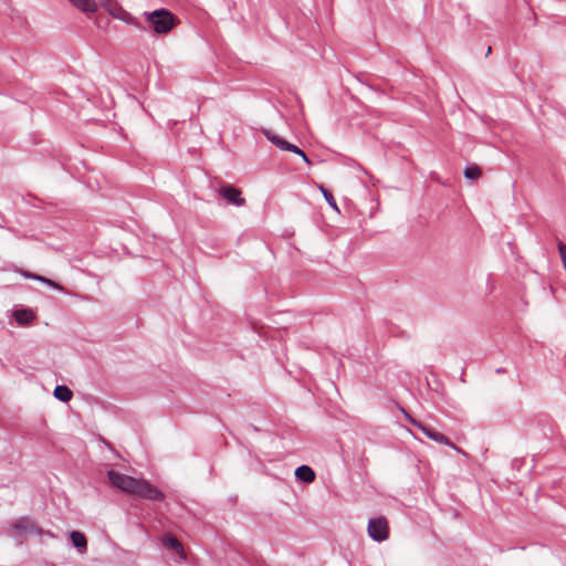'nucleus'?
Wrapping results in <instances>:
<instances>
[{
    "label": "nucleus",
    "mask_w": 566,
    "mask_h": 566,
    "mask_svg": "<svg viewBox=\"0 0 566 566\" xmlns=\"http://www.w3.org/2000/svg\"><path fill=\"white\" fill-rule=\"evenodd\" d=\"M111 484L144 500L164 501L165 494L145 479H136L115 470L107 472Z\"/></svg>",
    "instance_id": "1"
},
{
    "label": "nucleus",
    "mask_w": 566,
    "mask_h": 566,
    "mask_svg": "<svg viewBox=\"0 0 566 566\" xmlns=\"http://www.w3.org/2000/svg\"><path fill=\"white\" fill-rule=\"evenodd\" d=\"M148 23V28L158 34L168 33L175 25L174 15L166 9H157L153 12L144 13Z\"/></svg>",
    "instance_id": "2"
},
{
    "label": "nucleus",
    "mask_w": 566,
    "mask_h": 566,
    "mask_svg": "<svg viewBox=\"0 0 566 566\" xmlns=\"http://www.w3.org/2000/svg\"><path fill=\"white\" fill-rule=\"evenodd\" d=\"M264 134L265 137L281 150L294 153L298 155L307 165L312 164L306 154L296 145L285 140L284 138L280 137L277 134L271 130H265Z\"/></svg>",
    "instance_id": "3"
},
{
    "label": "nucleus",
    "mask_w": 566,
    "mask_h": 566,
    "mask_svg": "<svg viewBox=\"0 0 566 566\" xmlns=\"http://www.w3.org/2000/svg\"><path fill=\"white\" fill-rule=\"evenodd\" d=\"M368 534L373 539H375L377 542L387 539V537H388L387 521L384 517L370 520L368 523Z\"/></svg>",
    "instance_id": "4"
},
{
    "label": "nucleus",
    "mask_w": 566,
    "mask_h": 566,
    "mask_svg": "<svg viewBox=\"0 0 566 566\" xmlns=\"http://www.w3.org/2000/svg\"><path fill=\"white\" fill-rule=\"evenodd\" d=\"M220 196L227 200L229 203L234 206H243L245 203V199L242 197V192L232 187V186H223L220 188Z\"/></svg>",
    "instance_id": "5"
},
{
    "label": "nucleus",
    "mask_w": 566,
    "mask_h": 566,
    "mask_svg": "<svg viewBox=\"0 0 566 566\" xmlns=\"http://www.w3.org/2000/svg\"><path fill=\"white\" fill-rule=\"evenodd\" d=\"M116 10L111 14L112 17L129 24V25H133L137 29H140V30H145L146 28L143 27L142 22L139 21L138 18L134 17L133 14H130L129 12H127L126 10H124L122 8V6H119L118 8H115Z\"/></svg>",
    "instance_id": "6"
},
{
    "label": "nucleus",
    "mask_w": 566,
    "mask_h": 566,
    "mask_svg": "<svg viewBox=\"0 0 566 566\" xmlns=\"http://www.w3.org/2000/svg\"><path fill=\"white\" fill-rule=\"evenodd\" d=\"M413 424L419 428L429 439L446 446H452V442L443 433L434 431L419 422L413 421Z\"/></svg>",
    "instance_id": "7"
},
{
    "label": "nucleus",
    "mask_w": 566,
    "mask_h": 566,
    "mask_svg": "<svg viewBox=\"0 0 566 566\" xmlns=\"http://www.w3.org/2000/svg\"><path fill=\"white\" fill-rule=\"evenodd\" d=\"M12 527L18 532H28L33 534H41V530L27 517L19 518L12 523Z\"/></svg>",
    "instance_id": "8"
},
{
    "label": "nucleus",
    "mask_w": 566,
    "mask_h": 566,
    "mask_svg": "<svg viewBox=\"0 0 566 566\" xmlns=\"http://www.w3.org/2000/svg\"><path fill=\"white\" fill-rule=\"evenodd\" d=\"M70 2L84 13H94L98 9L96 0H70Z\"/></svg>",
    "instance_id": "9"
},
{
    "label": "nucleus",
    "mask_w": 566,
    "mask_h": 566,
    "mask_svg": "<svg viewBox=\"0 0 566 566\" xmlns=\"http://www.w3.org/2000/svg\"><path fill=\"white\" fill-rule=\"evenodd\" d=\"M295 476L302 482L312 483L315 480V472L308 465H301L295 470Z\"/></svg>",
    "instance_id": "10"
},
{
    "label": "nucleus",
    "mask_w": 566,
    "mask_h": 566,
    "mask_svg": "<svg viewBox=\"0 0 566 566\" xmlns=\"http://www.w3.org/2000/svg\"><path fill=\"white\" fill-rule=\"evenodd\" d=\"M13 316H14L15 321L18 322V324H20V325H28L35 317L34 313L31 310H27V308L14 311Z\"/></svg>",
    "instance_id": "11"
},
{
    "label": "nucleus",
    "mask_w": 566,
    "mask_h": 566,
    "mask_svg": "<svg viewBox=\"0 0 566 566\" xmlns=\"http://www.w3.org/2000/svg\"><path fill=\"white\" fill-rule=\"evenodd\" d=\"M70 539L74 547H76L81 553L86 551L87 541L83 533L78 531H72L70 533Z\"/></svg>",
    "instance_id": "12"
},
{
    "label": "nucleus",
    "mask_w": 566,
    "mask_h": 566,
    "mask_svg": "<svg viewBox=\"0 0 566 566\" xmlns=\"http://www.w3.org/2000/svg\"><path fill=\"white\" fill-rule=\"evenodd\" d=\"M53 395L57 400H60L62 402L70 401L73 396L72 390L69 387L61 386V385H59L54 388Z\"/></svg>",
    "instance_id": "13"
},
{
    "label": "nucleus",
    "mask_w": 566,
    "mask_h": 566,
    "mask_svg": "<svg viewBox=\"0 0 566 566\" xmlns=\"http://www.w3.org/2000/svg\"><path fill=\"white\" fill-rule=\"evenodd\" d=\"M319 191L322 192L323 197L327 201L328 206L334 209L335 211L339 212L338 206L332 195L331 191H328L324 186H318Z\"/></svg>",
    "instance_id": "14"
},
{
    "label": "nucleus",
    "mask_w": 566,
    "mask_h": 566,
    "mask_svg": "<svg viewBox=\"0 0 566 566\" xmlns=\"http://www.w3.org/2000/svg\"><path fill=\"white\" fill-rule=\"evenodd\" d=\"M481 168L478 166H469L464 170V176L467 179L475 180L481 176Z\"/></svg>",
    "instance_id": "15"
},
{
    "label": "nucleus",
    "mask_w": 566,
    "mask_h": 566,
    "mask_svg": "<svg viewBox=\"0 0 566 566\" xmlns=\"http://www.w3.org/2000/svg\"><path fill=\"white\" fill-rule=\"evenodd\" d=\"M165 544L177 554H180L184 549L181 543L175 536H168Z\"/></svg>",
    "instance_id": "16"
},
{
    "label": "nucleus",
    "mask_w": 566,
    "mask_h": 566,
    "mask_svg": "<svg viewBox=\"0 0 566 566\" xmlns=\"http://www.w3.org/2000/svg\"><path fill=\"white\" fill-rule=\"evenodd\" d=\"M24 275H25V277H31L33 280L41 281L44 284H48V285H50V286H52L54 289H60V285L57 283H55L54 281H52V280H50L48 277H44V276H41V275H36V274H28V273H25Z\"/></svg>",
    "instance_id": "17"
},
{
    "label": "nucleus",
    "mask_w": 566,
    "mask_h": 566,
    "mask_svg": "<svg viewBox=\"0 0 566 566\" xmlns=\"http://www.w3.org/2000/svg\"><path fill=\"white\" fill-rule=\"evenodd\" d=\"M98 2L109 14L116 10L115 8L119 7L116 0H98Z\"/></svg>",
    "instance_id": "18"
},
{
    "label": "nucleus",
    "mask_w": 566,
    "mask_h": 566,
    "mask_svg": "<svg viewBox=\"0 0 566 566\" xmlns=\"http://www.w3.org/2000/svg\"><path fill=\"white\" fill-rule=\"evenodd\" d=\"M453 450H455L458 453H461L462 455L467 457V453L461 450L460 448H458L455 444L452 443V446H450Z\"/></svg>",
    "instance_id": "19"
},
{
    "label": "nucleus",
    "mask_w": 566,
    "mask_h": 566,
    "mask_svg": "<svg viewBox=\"0 0 566 566\" xmlns=\"http://www.w3.org/2000/svg\"><path fill=\"white\" fill-rule=\"evenodd\" d=\"M485 53L490 54L491 53V48L489 46L488 50H485Z\"/></svg>",
    "instance_id": "20"
},
{
    "label": "nucleus",
    "mask_w": 566,
    "mask_h": 566,
    "mask_svg": "<svg viewBox=\"0 0 566 566\" xmlns=\"http://www.w3.org/2000/svg\"><path fill=\"white\" fill-rule=\"evenodd\" d=\"M485 53L490 54L491 53V48L489 46L488 50H485Z\"/></svg>",
    "instance_id": "21"
}]
</instances>
